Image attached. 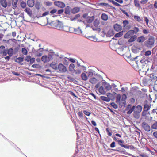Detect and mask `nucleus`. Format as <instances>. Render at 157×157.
I'll list each match as a JSON object with an SVG mask.
<instances>
[{
  "mask_svg": "<svg viewBox=\"0 0 157 157\" xmlns=\"http://www.w3.org/2000/svg\"><path fill=\"white\" fill-rule=\"evenodd\" d=\"M121 11H122V12H123V13L124 14H125L127 17H129V15L128 14V13L127 12L125 11V10H122Z\"/></svg>",
  "mask_w": 157,
  "mask_h": 157,
  "instance_id": "13d9d810",
  "label": "nucleus"
},
{
  "mask_svg": "<svg viewBox=\"0 0 157 157\" xmlns=\"http://www.w3.org/2000/svg\"><path fill=\"white\" fill-rule=\"evenodd\" d=\"M49 12L48 11H46L42 15V16H45L46 15H48L49 14Z\"/></svg>",
  "mask_w": 157,
  "mask_h": 157,
  "instance_id": "bf43d9fd",
  "label": "nucleus"
},
{
  "mask_svg": "<svg viewBox=\"0 0 157 157\" xmlns=\"http://www.w3.org/2000/svg\"><path fill=\"white\" fill-rule=\"evenodd\" d=\"M41 60L44 63L47 62L48 61L49 57L47 56H44L42 57Z\"/></svg>",
  "mask_w": 157,
  "mask_h": 157,
  "instance_id": "f3484780",
  "label": "nucleus"
},
{
  "mask_svg": "<svg viewBox=\"0 0 157 157\" xmlns=\"http://www.w3.org/2000/svg\"><path fill=\"white\" fill-rule=\"evenodd\" d=\"M142 126L143 128H150V126L148 124V123L145 121L142 123Z\"/></svg>",
  "mask_w": 157,
  "mask_h": 157,
  "instance_id": "393cba45",
  "label": "nucleus"
},
{
  "mask_svg": "<svg viewBox=\"0 0 157 157\" xmlns=\"http://www.w3.org/2000/svg\"><path fill=\"white\" fill-rule=\"evenodd\" d=\"M34 0H28L27 4L30 7H32L34 5Z\"/></svg>",
  "mask_w": 157,
  "mask_h": 157,
  "instance_id": "9d476101",
  "label": "nucleus"
},
{
  "mask_svg": "<svg viewBox=\"0 0 157 157\" xmlns=\"http://www.w3.org/2000/svg\"><path fill=\"white\" fill-rule=\"evenodd\" d=\"M81 77L82 79L84 80H87L88 78L86 74L85 73H83L81 75Z\"/></svg>",
  "mask_w": 157,
  "mask_h": 157,
  "instance_id": "b1692460",
  "label": "nucleus"
},
{
  "mask_svg": "<svg viewBox=\"0 0 157 157\" xmlns=\"http://www.w3.org/2000/svg\"><path fill=\"white\" fill-rule=\"evenodd\" d=\"M151 52L150 50L146 51L144 54V55L146 56H149L151 54Z\"/></svg>",
  "mask_w": 157,
  "mask_h": 157,
  "instance_id": "79ce46f5",
  "label": "nucleus"
},
{
  "mask_svg": "<svg viewBox=\"0 0 157 157\" xmlns=\"http://www.w3.org/2000/svg\"><path fill=\"white\" fill-rule=\"evenodd\" d=\"M123 31H121V32H119V33H116L115 35V36L116 37H120L123 35Z\"/></svg>",
  "mask_w": 157,
  "mask_h": 157,
  "instance_id": "a878e982",
  "label": "nucleus"
},
{
  "mask_svg": "<svg viewBox=\"0 0 157 157\" xmlns=\"http://www.w3.org/2000/svg\"><path fill=\"white\" fill-rule=\"evenodd\" d=\"M17 0H13L12 5L14 7H16L17 6Z\"/></svg>",
  "mask_w": 157,
  "mask_h": 157,
  "instance_id": "c9c22d12",
  "label": "nucleus"
},
{
  "mask_svg": "<svg viewBox=\"0 0 157 157\" xmlns=\"http://www.w3.org/2000/svg\"><path fill=\"white\" fill-rule=\"evenodd\" d=\"M106 131L108 133V135L109 136H111L112 135V133L109 131V128H106Z\"/></svg>",
  "mask_w": 157,
  "mask_h": 157,
  "instance_id": "3c124183",
  "label": "nucleus"
},
{
  "mask_svg": "<svg viewBox=\"0 0 157 157\" xmlns=\"http://www.w3.org/2000/svg\"><path fill=\"white\" fill-rule=\"evenodd\" d=\"M121 147H124L125 148L128 149H132L133 148V147L132 146H130V145L127 146V145H121Z\"/></svg>",
  "mask_w": 157,
  "mask_h": 157,
  "instance_id": "2f4dec72",
  "label": "nucleus"
},
{
  "mask_svg": "<svg viewBox=\"0 0 157 157\" xmlns=\"http://www.w3.org/2000/svg\"><path fill=\"white\" fill-rule=\"evenodd\" d=\"M57 11V10L56 9H53L50 12L51 14H53L56 13Z\"/></svg>",
  "mask_w": 157,
  "mask_h": 157,
  "instance_id": "c03bdc74",
  "label": "nucleus"
},
{
  "mask_svg": "<svg viewBox=\"0 0 157 157\" xmlns=\"http://www.w3.org/2000/svg\"><path fill=\"white\" fill-rule=\"evenodd\" d=\"M85 37L89 39L90 40L93 41H95L96 40V39L95 37L92 36H86Z\"/></svg>",
  "mask_w": 157,
  "mask_h": 157,
  "instance_id": "cd10ccee",
  "label": "nucleus"
},
{
  "mask_svg": "<svg viewBox=\"0 0 157 157\" xmlns=\"http://www.w3.org/2000/svg\"><path fill=\"white\" fill-rule=\"evenodd\" d=\"M22 52L23 53V54L25 55H27V54L28 51L27 50V49L25 48H23L22 49Z\"/></svg>",
  "mask_w": 157,
  "mask_h": 157,
  "instance_id": "4c0bfd02",
  "label": "nucleus"
},
{
  "mask_svg": "<svg viewBox=\"0 0 157 157\" xmlns=\"http://www.w3.org/2000/svg\"><path fill=\"white\" fill-rule=\"evenodd\" d=\"M58 68L61 72H65L67 71V69L61 63L59 64Z\"/></svg>",
  "mask_w": 157,
  "mask_h": 157,
  "instance_id": "39448f33",
  "label": "nucleus"
},
{
  "mask_svg": "<svg viewBox=\"0 0 157 157\" xmlns=\"http://www.w3.org/2000/svg\"><path fill=\"white\" fill-rule=\"evenodd\" d=\"M146 40V39L145 37L143 36H140V37H139L137 39V41L139 43H142L145 40Z\"/></svg>",
  "mask_w": 157,
  "mask_h": 157,
  "instance_id": "dca6fc26",
  "label": "nucleus"
},
{
  "mask_svg": "<svg viewBox=\"0 0 157 157\" xmlns=\"http://www.w3.org/2000/svg\"><path fill=\"white\" fill-rule=\"evenodd\" d=\"M75 32L76 34H80V33L82 34V32L81 31V30L79 28H78L76 30H75Z\"/></svg>",
  "mask_w": 157,
  "mask_h": 157,
  "instance_id": "a19ab883",
  "label": "nucleus"
},
{
  "mask_svg": "<svg viewBox=\"0 0 157 157\" xmlns=\"http://www.w3.org/2000/svg\"><path fill=\"white\" fill-rule=\"evenodd\" d=\"M80 17V15L79 14L76 15L74 17H72L71 18V21H73L76 19H78Z\"/></svg>",
  "mask_w": 157,
  "mask_h": 157,
  "instance_id": "7c9ffc66",
  "label": "nucleus"
},
{
  "mask_svg": "<svg viewBox=\"0 0 157 157\" xmlns=\"http://www.w3.org/2000/svg\"><path fill=\"white\" fill-rule=\"evenodd\" d=\"M50 67L55 70H56L57 69V64L55 62H52L50 65Z\"/></svg>",
  "mask_w": 157,
  "mask_h": 157,
  "instance_id": "aec40b11",
  "label": "nucleus"
},
{
  "mask_svg": "<svg viewBox=\"0 0 157 157\" xmlns=\"http://www.w3.org/2000/svg\"><path fill=\"white\" fill-rule=\"evenodd\" d=\"M51 25L54 28L57 29L62 30L63 29V25L62 22L56 20L52 21L51 23Z\"/></svg>",
  "mask_w": 157,
  "mask_h": 157,
  "instance_id": "f257e3e1",
  "label": "nucleus"
},
{
  "mask_svg": "<svg viewBox=\"0 0 157 157\" xmlns=\"http://www.w3.org/2000/svg\"><path fill=\"white\" fill-rule=\"evenodd\" d=\"M115 143L114 142H113L111 144L110 146L111 148H113L115 147Z\"/></svg>",
  "mask_w": 157,
  "mask_h": 157,
  "instance_id": "e2e57ef3",
  "label": "nucleus"
},
{
  "mask_svg": "<svg viewBox=\"0 0 157 157\" xmlns=\"http://www.w3.org/2000/svg\"><path fill=\"white\" fill-rule=\"evenodd\" d=\"M143 33L144 34H147L149 33V31L148 30L144 29L143 30Z\"/></svg>",
  "mask_w": 157,
  "mask_h": 157,
  "instance_id": "680f3d73",
  "label": "nucleus"
},
{
  "mask_svg": "<svg viewBox=\"0 0 157 157\" xmlns=\"http://www.w3.org/2000/svg\"><path fill=\"white\" fill-rule=\"evenodd\" d=\"M64 11V10L63 9H60L58 11V14H62Z\"/></svg>",
  "mask_w": 157,
  "mask_h": 157,
  "instance_id": "338daca9",
  "label": "nucleus"
},
{
  "mask_svg": "<svg viewBox=\"0 0 157 157\" xmlns=\"http://www.w3.org/2000/svg\"><path fill=\"white\" fill-rule=\"evenodd\" d=\"M54 3L55 5L61 8H64L65 6V4L61 1L55 2Z\"/></svg>",
  "mask_w": 157,
  "mask_h": 157,
  "instance_id": "423d86ee",
  "label": "nucleus"
},
{
  "mask_svg": "<svg viewBox=\"0 0 157 157\" xmlns=\"http://www.w3.org/2000/svg\"><path fill=\"white\" fill-rule=\"evenodd\" d=\"M99 5L101 6H104L106 7H110V6L108 4L106 3L101 2L99 3Z\"/></svg>",
  "mask_w": 157,
  "mask_h": 157,
  "instance_id": "37998d69",
  "label": "nucleus"
},
{
  "mask_svg": "<svg viewBox=\"0 0 157 157\" xmlns=\"http://www.w3.org/2000/svg\"><path fill=\"white\" fill-rule=\"evenodd\" d=\"M144 21L146 23V24L147 25H148L149 20L147 17H144Z\"/></svg>",
  "mask_w": 157,
  "mask_h": 157,
  "instance_id": "603ef678",
  "label": "nucleus"
},
{
  "mask_svg": "<svg viewBox=\"0 0 157 157\" xmlns=\"http://www.w3.org/2000/svg\"><path fill=\"white\" fill-rule=\"evenodd\" d=\"M129 23L128 21L127 20H125L123 21V27L124 29L128 30L131 28V26L128 25Z\"/></svg>",
  "mask_w": 157,
  "mask_h": 157,
  "instance_id": "20e7f679",
  "label": "nucleus"
},
{
  "mask_svg": "<svg viewBox=\"0 0 157 157\" xmlns=\"http://www.w3.org/2000/svg\"><path fill=\"white\" fill-rule=\"evenodd\" d=\"M24 60V58L19 57L17 58L15 60V61L16 62L19 63L20 64L22 65V63H21Z\"/></svg>",
  "mask_w": 157,
  "mask_h": 157,
  "instance_id": "f8f14e48",
  "label": "nucleus"
},
{
  "mask_svg": "<svg viewBox=\"0 0 157 157\" xmlns=\"http://www.w3.org/2000/svg\"><path fill=\"white\" fill-rule=\"evenodd\" d=\"M147 112V111H145L143 110L142 112V115L143 116H146Z\"/></svg>",
  "mask_w": 157,
  "mask_h": 157,
  "instance_id": "0e129e2a",
  "label": "nucleus"
},
{
  "mask_svg": "<svg viewBox=\"0 0 157 157\" xmlns=\"http://www.w3.org/2000/svg\"><path fill=\"white\" fill-rule=\"evenodd\" d=\"M134 106H133L132 108L130 109L128 111L127 113L128 114H131L132 112L133 111L134 109Z\"/></svg>",
  "mask_w": 157,
  "mask_h": 157,
  "instance_id": "58836bf2",
  "label": "nucleus"
},
{
  "mask_svg": "<svg viewBox=\"0 0 157 157\" xmlns=\"http://www.w3.org/2000/svg\"><path fill=\"white\" fill-rule=\"evenodd\" d=\"M85 129H83L81 130V132H79L78 133H77V135L78 136V135H81V134H83L82 132H85Z\"/></svg>",
  "mask_w": 157,
  "mask_h": 157,
  "instance_id": "052dcab7",
  "label": "nucleus"
},
{
  "mask_svg": "<svg viewBox=\"0 0 157 157\" xmlns=\"http://www.w3.org/2000/svg\"><path fill=\"white\" fill-rule=\"evenodd\" d=\"M5 49V47L3 45H2L0 47V54H2Z\"/></svg>",
  "mask_w": 157,
  "mask_h": 157,
  "instance_id": "e433bc0d",
  "label": "nucleus"
},
{
  "mask_svg": "<svg viewBox=\"0 0 157 157\" xmlns=\"http://www.w3.org/2000/svg\"><path fill=\"white\" fill-rule=\"evenodd\" d=\"M138 0H134V3L135 6L137 7H140V5L139 3Z\"/></svg>",
  "mask_w": 157,
  "mask_h": 157,
  "instance_id": "c756f323",
  "label": "nucleus"
},
{
  "mask_svg": "<svg viewBox=\"0 0 157 157\" xmlns=\"http://www.w3.org/2000/svg\"><path fill=\"white\" fill-rule=\"evenodd\" d=\"M0 3L4 7H6L7 6V4L6 0H1Z\"/></svg>",
  "mask_w": 157,
  "mask_h": 157,
  "instance_id": "4468645a",
  "label": "nucleus"
},
{
  "mask_svg": "<svg viewBox=\"0 0 157 157\" xmlns=\"http://www.w3.org/2000/svg\"><path fill=\"white\" fill-rule=\"evenodd\" d=\"M8 54L10 56H11L13 54V50L12 48H10L9 49H7Z\"/></svg>",
  "mask_w": 157,
  "mask_h": 157,
  "instance_id": "6ab92c4d",
  "label": "nucleus"
},
{
  "mask_svg": "<svg viewBox=\"0 0 157 157\" xmlns=\"http://www.w3.org/2000/svg\"><path fill=\"white\" fill-rule=\"evenodd\" d=\"M151 128H157V121L153 124Z\"/></svg>",
  "mask_w": 157,
  "mask_h": 157,
  "instance_id": "774afa93",
  "label": "nucleus"
},
{
  "mask_svg": "<svg viewBox=\"0 0 157 157\" xmlns=\"http://www.w3.org/2000/svg\"><path fill=\"white\" fill-rule=\"evenodd\" d=\"M93 21V19L92 17H90L87 18V22L89 23H92Z\"/></svg>",
  "mask_w": 157,
  "mask_h": 157,
  "instance_id": "49530a36",
  "label": "nucleus"
},
{
  "mask_svg": "<svg viewBox=\"0 0 157 157\" xmlns=\"http://www.w3.org/2000/svg\"><path fill=\"white\" fill-rule=\"evenodd\" d=\"M101 99L104 101L106 102H109L110 101V99L109 98L105 97L104 96H101L100 97Z\"/></svg>",
  "mask_w": 157,
  "mask_h": 157,
  "instance_id": "5701e85b",
  "label": "nucleus"
},
{
  "mask_svg": "<svg viewBox=\"0 0 157 157\" xmlns=\"http://www.w3.org/2000/svg\"><path fill=\"white\" fill-rule=\"evenodd\" d=\"M68 59L69 61L72 63H75V60L73 58H69Z\"/></svg>",
  "mask_w": 157,
  "mask_h": 157,
  "instance_id": "69168bd1",
  "label": "nucleus"
},
{
  "mask_svg": "<svg viewBox=\"0 0 157 157\" xmlns=\"http://www.w3.org/2000/svg\"><path fill=\"white\" fill-rule=\"evenodd\" d=\"M2 54V56H6L7 55V54H8L7 48L4 51V52H3Z\"/></svg>",
  "mask_w": 157,
  "mask_h": 157,
  "instance_id": "8fccbe9b",
  "label": "nucleus"
},
{
  "mask_svg": "<svg viewBox=\"0 0 157 157\" xmlns=\"http://www.w3.org/2000/svg\"><path fill=\"white\" fill-rule=\"evenodd\" d=\"M31 59V56H27L25 58V60L27 62H29Z\"/></svg>",
  "mask_w": 157,
  "mask_h": 157,
  "instance_id": "a18cd8bd",
  "label": "nucleus"
},
{
  "mask_svg": "<svg viewBox=\"0 0 157 157\" xmlns=\"http://www.w3.org/2000/svg\"><path fill=\"white\" fill-rule=\"evenodd\" d=\"M121 96L119 94L117 95L116 97V102L117 103H118L120 105H122V104H121Z\"/></svg>",
  "mask_w": 157,
  "mask_h": 157,
  "instance_id": "ddd939ff",
  "label": "nucleus"
},
{
  "mask_svg": "<svg viewBox=\"0 0 157 157\" xmlns=\"http://www.w3.org/2000/svg\"><path fill=\"white\" fill-rule=\"evenodd\" d=\"M90 82L92 84H95L97 82V80L95 78H92L90 79Z\"/></svg>",
  "mask_w": 157,
  "mask_h": 157,
  "instance_id": "4be33fe9",
  "label": "nucleus"
},
{
  "mask_svg": "<svg viewBox=\"0 0 157 157\" xmlns=\"http://www.w3.org/2000/svg\"><path fill=\"white\" fill-rule=\"evenodd\" d=\"M111 105L115 109H116L117 108V105L113 102L111 103Z\"/></svg>",
  "mask_w": 157,
  "mask_h": 157,
  "instance_id": "de8ad7c7",
  "label": "nucleus"
},
{
  "mask_svg": "<svg viewBox=\"0 0 157 157\" xmlns=\"http://www.w3.org/2000/svg\"><path fill=\"white\" fill-rule=\"evenodd\" d=\"M137 36L136 35H133L130 37L128 40L129 42H132L134 41L137 38Z\"/></svg>",
  "mask_w": 157,
  "mask_h": 157,
  "instance_id": "2eb2a0df",
  "label": "nucleus"
},
{
  "mask_svg": "<svg viewBox=\"0 0 157 157\" xmlns=\"http://www.w3.org/2000/svg\"><path fill=\"white\" fill-rule=\"evenodd\" d=\"M136 58L139 59L136 61V63L138 66H142L146 61V60L144 56H142L141 58L140 56H138L136 57Z\"/></svg>",
  "mask_w": 157,
  "mask_h": 157,
  "instance_id": "7ed1b4c3",
  "label": "nucleus"
},
{
  "mask_svg": "<svg viewBox=\"0 0 157 157\" xmlns=\"http://www.w3.org/2000/svg\"><path fill=\"white\" fill-rule=\"evenodd\" d=\"M134 33L133 31L131 30L127 32V33L125 34L124 37L125 38L128 39L132 36V35Z\"/></svg>",
  "mask_w": 157,
  "mask_h": 157,
  "instance_id": "0eeeda50",
  "label": "nucleus"
},
{
  "mask_svg": "<svg viewBox=\"0 0 157 157\" xmlns=\"http://www.w3.org/2000/svg\"><path fill=\"white\" fill-rule=\"evenodd\" d=\"M101 18L104 21H106L108 19V16L105 13H103L101 16Z\"/></svg>",
  "mask_w": 157,
  "mask_h": 157,
  "instance_id": "412c9836",
  "label": "nucleus"
},
{
  "mask_svg": "<svg viewBox=\"0 0 157 157\" xmlns=\"http://www.w3.org/2000/svg\"><path fill=\"white\" fill-rule=\"evenodd\" d=\"M78 114L80 117H83V114L82 111L78 112Z\"/></svg>",
  "mask_w": 157,
  "mask_h": 157,
  "instance_id": "6e6d98bb",
  "label": "nucleus"
},
{
  "mask_svg": "<svg viewBox=\"0 0 157 157\" xmlns=\"http://www.w3.org/2000/svg\"><path fill=\"white\" fill-rule=\"evenodd\" d=\"M113 27L114 29L117 32L121 31L122 29V26L116 23L114 25Z\"/></svg>",
  "mask_w": 157,
  "mask_h": 157,
  "instance_id": "6e6552de",
  "label": "nucleus"
},
{
  "mask_svg": "<svg viewBox=\"0 0 157 157\" xmlns=\"http://www.w3.org/2000/svg\"><path fill=\"white\" fill-rule=\"evenodd\" d=\"M133 31L134 34H136L139 31V29L137 27H135L133 28V30H131Z\"/></svg>",
  "mask_w": 157,
  "mask_h": 157,
  "instance_id": "72a5a7b5",
  "label": "nucleus"
},
{
  "mask_svg": "<svg viewBox=\"0 0 157 157\" xmlns=\"http://www.w3.org/2000/svg\"><path fill=\"white\" fill-rule=\"evenodd\" d=\"M148 1V0H141L140 2L141 4H144L147 3Z\"/></svg>",
  "mask_w": 157,
  "mask_h": 157,
  "instance_id": "5fc2aeb1",
  "label": "nucleus"
},
{
  "mask_svg": "<svg viewBox=\"0 0 157 157\" xmlns=\"http://www.w3.org/2000/svg\"><path fill=\"white\" fill-rule=\"evenodd\" d=\"M117 141L118 142V144L121 146V145H123L122 144L124 143V141L121 140H117Z\"/></svg>",
  "mask_w": 157,
  "mask_h": 157,
  "instance_id": "864d4df0",
  "label": "nucleus"
},
{
  "mask_svg": "<svg viewBox=\"0 0 157 157\" xmlns=\"http://www.w3.org/2000/svg\"><path fill=\"white\" fill-rule=\"evenodd\" d=\"M35 7L36 9L39 10L40 8V2H36L35 5Z\"/></svg>",
  "mask_w": 157,
  "mask_h": 157,
  "instance_id": "ea45409f",
  "label": "nucleus"
},
{
  "mask_svg": "<svg viewBox=\"0 0 157 157\" xmlns=\"http://www.w3.org/2000/svg\"><path fill=\"white\" fill-rule=\"evenodd\" d=\"M127 98L126 95L125 94H123L122 96V99L121 100V104L122 105H124L126 103L125 100Z\"/></svg>",
  "mask_w": 157,
  "mask_h": 157,
  "instance_id": "1a4fd4ad",
  "label": "nucleus"
},
{
  "mask_svg": "<svg viewBox=\"0 0 157 157\" xmlns=\"http://www.w3.org/2000/svg\"><path fill=\"white\" fill-rule=\"evenodd\" d=\"M134 18L136 21L138 22H140L142 21V18H141L140 17L138 16H134Z\"/></svg>",
  "mask_w": 157,
  "mask_h": 157,
  "instance_id": "c85d7f7f",
  "label": "nucleus"
},
{
  "mask_svg": "<svg viewBox=\"0 0 157 157\" xmlns=\"http://www.w3.org/2000/svg\"><path fill=\"white\" fill-rule=\"evenodd\" d=\"M154 38L151 37L149 38L148 40L145 42V45L148 48H151L154 45Z\"/></svg>",
  "mask_w": 157,
  "mask_h": 157,
  "instance_id": "f03ea898",
  "label": "nucleus"
},
{
  "mask_svg": "<svg viewBox=\"0 0 157 157\" xmlns=\"http://www.w3.org/2000/svg\"><path fill=\"white\" fill-rule=\"evenodd\" d=\"M25 12L29 15H31L32 14V11L30 8H27L25 9Z\"/></svg>",
  "mask_w": 157,
  "mask_h": 157,
  "instance_id": "473e14b6",
  "label": "nucleus"
},
{
  "mask_svg": "<svg viewBox=\"0 0 157 157\" xmlns=\"http://www.w3.org/2000/svg\"><path fill=\"white\" fill-rule=\"evenodd\" d=\"M136 108L138 109V112H139V113H140L141 112V111H142V107L140 105H138L137 107H136Z\"/></svg>",
  "mask_w": 157,
  "mask_h": 157,
  "instance_id": "09e8293b",
  "label": "nucleus"
},
{
  "mask_svg": "<svg viewBox=\"0 0 157 157\" xmlns=\"http://www.w3.org/2000/svg\"><path fill=\"white\" fill-rule=\"evenodd\" d=\"M151 106V105L150 104H145L144 107V110L147 111L150 109Z\"/></svg>",
  "mask_w": 157,
  "mask_h": 157,
  "instance_id": "9b49d317",
  "label": "nucleus"
},
{
  "mask_svg": "<svg viewBox=\"0 0 157 157\" xmlns=\"http://www.w3.org/2000/svg\"><path fill=\"white\" fill-rule=\"evenodd\" d=\"M100 23L99 21L96 19L94 22V25L95 27H98Z\"/></svg>",
  "mask_w": 157,
  "mask_h": 157,
  "instance_id": "f704fd0d",
  "label": "nucleus"
},
{
  "mask_svg": "<svg viewBox=\"0 0 157 157\" xmlns=\"http://www.w3.org/2000/svg\"><path fill=\"white\" fill-rule=\"evenodd\" d=\"M80 10L79 8L75 7L73 8L71 10V12L72 13L75 14L78 12Z\"/></svg>",
  "mask_w": 157,
  "mask_h": 157,
  "instance_id": "a211bd4d",
  "label": "nucleus"
},
{
  "mask_svg": "<svg viewBox=\"0 0 157 157\" xmlns=\"http://www.w3.org/2000/svg\"><path fill=\"white\" fill-rule=\"evenodd\" d=\"M99 92L102 94H104L105 93V91L104 88L102 87H100L99 89Z\"/></svg>",
  "mask_w": 157,
  "mask_h": 157,
  "instance_id": "bb28decb",
  "label": "nucleus"
},
{
  "mask_svg": "<svg viewBox=\"0 0 157 157\" xmlns=\"http://www.w3.org/2000/svg\"><path fill=\"white\" fill-rule=\"evenodd\" d=\"M83 112L85 114L88 116H89L90 114V113L89 112L87 111L86 110L83 111Z\"/></svg>",
  "mask_w": 157,
  "mask_h": 157,
  "instance_id": "4d7b16f0",
  "label": "nucleus"
}]
</instances>
